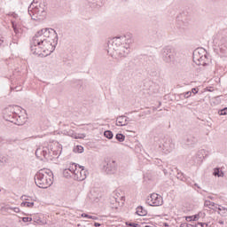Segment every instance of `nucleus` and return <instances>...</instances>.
<instances>
[{
	"label": "nucleus",
	"mask_w": 227,
	"mask_h": 227,
	"mask_svg": "<svg viewBox=\"0 0 227 227\" xmlns=\"http://www.w3.org/2000/svg\"><path fill=\"white\" fill-rule=\"evenodd\" d=\"M35 182L40 189H47L54 182V174L51 170L41 169L35 174Z\"/></svg>",
	"instance_id": "1"
},
{
	"label": "nucleus",
	"mask_w": 227,
	"mask_h": 227,
	"mask_svg": "<svg viewBox=\"0 0 227 227\" xmlns=\"http://www.w3.org/2000/svg\"><path fill=\"white\" fill-rule=\"evenodd\" d=\"M129 43H132V39L130 35H121L118 37H114L113 39L108 40V52H112V54L120 49L122 45H129Z\"/></svg>",
	"instance_id": "2"
},
{
	"label": "nucleus",
	"mask_w": 227,
	"mask_h": 227,
	"mask_svg": "<svg viewBox=\"0 0 227 227\" xmlns=\"http://www.w3.org/2000/svg\"><path fill=\"white\" fill-rule=\"evenodd\" d=\"M4 119L5 121H11V123L19 126L24 125L27 121V119L24 115H18L17 113L10 111L8 108L4 112Z\"/></svg>",
	"instance_id": "3"
},
{
	"label": "nucleus",
	"mask_w": 227,
	"mask_h": 227,
	"mask_svg": "<svg viewBox=\"0 0 227 227\" xmlns=\"http://www.w3.org/2000/svg\"><path fill=\"white\" fill-rule=\"evenodd\" d=\"M28 13L30 17H35V19H43L47 15V12H45V4H38L36 0H34L28 7Z\"/></svg>",
	"instance_id": "4"
},
{
	"label": "nucleus",
	"mask_w": 227,
	"mask_h": 227,
	"mask_svg": "<svg viewBox=\"0 0 227 227\" xmlns=\"http://www.w3.org/2000/svg\"><path fill=\"white\" fill-rule=\"evenodd\" d=\"M176 56V51L171 46H165L160 51L161 59L164 63H168V65H175V63H176V60L175 59Z\"/></svg>",
	"instance_id": "5"
},
{
	"label": "nucleus",
	"mask_w": 227,
	"mask_h": 227,
	"mask_svg": "<svg viewBox=\"0 0 227 227\" xmlns=\"http://www.w3.org/2000/svg\"><path fill=\"white\" fill-rule=\"evenodd\" d=\"M103 169L107 175H114L118 171V163L113 159H107L105 160Z\"/></svg>",
	"instance_id": "6"
},
{
	"label": "nucleus",
	"mask_w": 227,
	"mask_h": 227,
	"mask_svg": "<svg viewBox=\"0 0 227 227\" xmlns=\"http://www.w3.org/2000/svg\"><path fill=\"white\" fill-rule=\"evenodd\" d=\"M48 35L49 28H43L36 32L32 38V41H34V43H36L37 45H42V43L46 41Z\"/></svg>",
	"instance_id": "7"
},
{
	"label": "nucleus",
	"mask_w": 227,
	"mask_h": 227,
	"mask_svg": "<svg viewBox=\"0 0 227 227\" xmlns=\"http://www.w3.org/2000/svg\"><path fill=\"white\" fill-rule=\"evenodd\" d=\"M146 203L150 207H160L163 201H162V198L159 194L153 193L147 198Z\"/></svg>",
	"instance_id": "8"
},
{
	"label": "nucleus",
	"mask_w": 227,
	"mask_h": 227,
	"mask_svg": "<svg viewBox=\"0 0 227 227\" xmlns=\"http://www.w3.org/2000/svg\"><path fill=\"white\" fill-rule=\"evenodd\" d=\"M130 53V43H124L121 47H120L114 53H111V56H119V58H127Z\"/></svg>",
	"instance_id": "9"
},
{
	"label": "nucleus",
	"mask_w": 227,
	"mask_h": 227,
	"mask_svg": "<svg viewBox=\"0 0 227 227\" xmlns=\"http://www.w3.org/2000/svg\"><path fill=\"white\" fill-rule=\"evenodd\" d=\"M41 45L43 47V52H47L46 56L52 54V52H54V51L56 50V45H54L53 43L44 41L43 43H41Z\"/></svg>",
	"instance_id": "10"
},
{
	"label": "nucleus",
	"mask_w": 227,
	"mask_h": 227,
	"mask_svg": "<svg viewBox=\"0 0 227 227\" xmlns=\"http://www.w3.org/2000/svg\"><path fill=\"white\" fill-rule=\"evenodd\" d=\"M48 36H46V42L58 45V33L52 28H48Z\"/></svg>",
	"instance_id": "11"
},
{
	"label": "nucleus",
	"mask_w": 227,
	"mask_h": 227,
	"mask_svg": "<svg viewBox=\"0 0 227 227\" xmlns=\"http://www.w3.org/2000/svg\"><path fill=\"white\" fill-rule=\"evenodd\" d=\"M30 51L32 54H35V56H43L42 53V51H43V47L42 44L35 43V41H31L30 43Z\"/></svg>",
	"instance_id": "12"
},
{
	"label": "nucleus",
	"mask_w": 227,
	"mask_h": 227,
	"mask_svg": "<svg viewBox=\"0 0 227 227\" xmlns=\"http://www.w3.org/2000/svg\"><path fill=\"white\" fill-rule=\"evenodd\" d=\"M78 168L81 170L77 171L74 178H76L78 182H82V180H86V177L88 176V170L84 169V166L78 165Z\"/></svg>",
	"instance_id": "13"
},
{
	"label": "nucleus",
	"mask_w": 227,
	"mask_h": 227,
	"mask_svg": "<svg viewBox=\"0 0 227 227\" xmlns=\"http://www.w3.org/2000/svg\"><path fill=\"white\" fill-rule=\"evenodd\" d=\"M203 54H207V50L203 48H198L193 51L192 59L193 61L197 64L200 63V59H201V56Z\"/></svg>",
	"instance_id": "14"
},
{
	"label": "nucleus",
	"mask_w": 227,
	"mask_h": 227,
	"mask_svg": "<svg viewBox=\"0 0 227 227\" xmlns=\"http://www.w3.org/2000/svg\"><path fill=\"white\" fill-rule=\"evenodd\" d=\"M50 153H51V152L49 151V148H47V147L38 148L35 151V157L40 159V155H43V157L47 160V159H49V157H51Z\"/></svg>",
	"instance_id": "15"
},
{
	"label": "nucleus",
	"mask_w": 227,
	"mask_h": 227,
	"mask_svg": "<svg viewBox=\"0 0 227 227\" xmlns=\"http://www.w3.org/2000/svg\"><path fill=\"white\" fill-rule=\"evenodd\" d=\"M218 47H219L220 52H222V54H226V51H227V36L226 35H223L220 38Z\"/></svg>",
	"instance_id": "16"
},
{
	"label": "nucleus",
	"mask_w": 227,
	"mask_h": 227,
	"mask_svg": "<svg viewBox=\"0 0 227 227\" xmlns=\"http://www.w3.org/2000/svg\"><path fill=\"white\" fill-rule=\"evenodd\" d=\"M163 148L167 150V152H171L175 150V143H173V139L168 138L164 143H163Z\"/></svg>",
	"instance_id": "17"
},
{
	"label": "nucleus",
	"mask_w": 227,
	"mask_h": 227,
	"mask_svg": "<svg viewBox=\"0 0 227 227\" xmlns=\"http://www.w3.org/2000/svg\"><path fill=\"white\" fill-rule=\"evenodd\" d=\"M197 65H202V67H207V65H208V55H207V51L206 54L201 55L199 63H197Z\"/></svg>",
	"instance_id": "18"
},
{
	"label": "nucleus",
	"mask_w": 227,
	"mask_h": 227,
	"mask_svg": "<svg viewBox=\"0 0 227 227\" xmlns=\"http://www.w3.org/2000/svg\"><path fill=\"white\" fill-rule=\"evenodd\" d=\"M117 127H125L127 125V121H125V115L118 116L116 119Z\"/></svg>",
	"instance_id": "19"
},
{
	"label": "nucleus",
	"mask_w": 227,
	"mask_h": 227,
	"mask_svg": "<svg viewBox=\"0 0 227 227\" xmlns=\"http://www.w3.org/2000/svg\"><path fill=\"white\" fill-rule=\"evenodd\" d=\"M196 143H198L196 137L190 136L186 138V145L188 146H192V145H196Z\"/></svg>",
	"instance_id": "20"
},
{
	"label": "nucleus",
	"mask_w": 227,
	"mask_h": 227,
	"mask_svg": "<svg viewBox=\"0 0 227 227\" xmlns=\"http://www.w3.org/2000/svg\"><path fill=\"white\" fill-rule=\"evenodd\" d=\"M201 215H203V213H199L197 215L186 216L185 219L188 223H191V221H198L200 217H201Z\"/></svg>",
	"instance_id": "21"
},
{
	"label": "nucleus",
	"mask_w": 227,
	"mask_h": 227,
	"mask_svg": "<svg viewBox=\"0 0 227 227\" xmlns=\"http://www.w3.org/2000/svg\"><path fill=\"white\" fill-rule=\"evenodd\" d=\"M136 214L137 215H146V214H148V211L146 209H145V207H143V206H138L137 207V211Z\"/></svg>",
	"instance_id": "22"
},
{
	"label": "nucleus",
	"mask_w": 227,
	"mask_h": 227,
	"mask_svg": "<svg viewBox=\"0 0 227 227\" xmlns=\"http://www.w3.org/2000/svg\"><path fill=\"white\" fill-rule=\"evenodd\" d=\"M214 176L223 177L224 176V172L221 170V168H215L213 172Z\"/></svg>",
	"instance_id": "23"
},
{
	"label": "nucleus",
	"mask_w": 227,
	"mask_h": 227,
	"mask_svg": "<svg viewBox=\"0 0 227 227\" xmlns=\"http://www.w3.org/2000/svg\"><path fill=\"white\" fill-rule=\"evenodd\" d=\"M77 166L79 167L78 164L72 163L67 171H70V173H73V175L75 176V174L77 173Z\"/></svg>",
	"instance_id": "24"
},
{
	"label": "nucleus",
	"mask_w": 227,
	"mask_h": 227,
	"mask_svg": "<svg viewBox=\"0 0 227 227\" xmlns=\"http://www.w3.org/2000/svg\"><path fill=\"white\" fill-rule=\"evenodd\" d=\"M115 139H117L119 143H123V141H125V135L121 133H117L115 135Z\"/></svg>",
	"instance_id": "25"
},
{
	"label": "nucleus",
	"mask_w": 227,
	"mask_h": 227,
	"mask_svg": "<svg viewBox=\"0 0 227 227\" xmlns=\"http://www.w3.org/2000/svg\"><path fill=\"white\" fill-rule=\"evenodd\" d=\"M20 207H27V208H33V207H35V202L23 201L20 204Z\"/></svg>",
	"instance_id": "26"
},
{
	"label": "nucleus",
	"mask_w": 227,
	"mask_h": 227,
	"mask_svg": "<svg viewBox=\"0 0 227 227\" xmlns=\"http://www.w3.org/2000/svg\"><path fill=\"white\" fill-rule=\"evenodd\" d=\"M148 72H149L150 75H152L153 77H157V75L159 74L157 73V67H154L153 68H150L148 70Z\"/></svg>",
	"instance_id": "27"
},
{
	"label": "nucleus",
	"mask_w": 227,
	"mask_h": 227,
	"mask_svg": "<svg viewBox=\"0 0 227 227\" xmlns=\"http://www.w3.org/2000/svg\"><path fill=\"white\" fill-rule=\"evenodd\" d=\"M104 136L105 137H106V139H113V137H114V135L113 134V131L111 130H106L104 132Z\"/></svg>",
	"instance_id": "28"
},
{
	"label": "nucleus",
	"mask_w": 227,
	"mask_h": 227,
	"mask_svg": "<svg viewBox=\"0 0 227 227\" xmlns=\"http://www.w3.org/2000/svg\"><path fill=\"white\" fill-rule=\"evenodd\" d=\"M12 26L15 35H20V30L19 29V27H17V23H15V21H12Z\"/></svg>",
	"instance_id": "29"
},
{
	"label": "nucleus",
	"mask_w": 227,
	"mask_h": 227,
	"mask_svg": "<svg viewBox=\"0 0 227 227\" xmlns=\"http://www.w3.org/2000/svg\"><path fill=\"white\" fill-rule=\"evenodd\" d=\"M74 153H82V152H84V147H82V145H76L74 148Z\"/></svg>",
	"instance_id": "30"
},
{
	"label": "nucleus",
	"mask_w": 227,
	"mask_h": 227,
	"mask_svg": "<svg viewBox=\"0 0 227 227\" xmlns=\"http://www.w3.org/2000/svg\"><path fill=\"white\" fill-rule=\"evenodd\" d=\"M192 95V92L187 91V92L179 94L178 97L179 98H182V97H184V98H189V97H191Z\"/></svg>",
	"instance_id": "31"
},
{
	"label": "nucleus",
	"mask_w": 227,
	"mask_h": 227,
	"mask_svg": "<svg viewBox=\"0 0 227 227\" xmlns=\"http://www.w3.org/2000/svg\"><path fill=\"white\" fill-rule=\"evenodd\" d=\"M218 114L220 116H226L227 114V107L218 110Z\"/></svg>",
	"instance_id": "32"
},
{
	"label": "nucleus",
	"mask_w": 227,
	"mask_h": 227,
	"mask_svg": "<svg viewBox=\"0 0 227 227\" xmlns=\"http://www.w3.org/2000/svg\"><path fill=\"white\" fill-rule=\"evenodd\" d=\"M204 205H205V207H209V208H212V207H215V203H214L210 200H205Z\"/></svg>",
	"instance_id": "33"
},
{
	"label": "nucleus",
	"mask_w": 227,
	"mask_h": 227,
	"mask_svg": "<svg viewBox=\"0 0 227 227\" xmlns=\"http://www.w3.org/2000/svg\"><path fill=\"white\" fill-rule=\"evenodd\" d=\"M176 178L178 180H181L182 182H184V179L185 178V176H184V173L178 172L177 175H176Z\"/></svg>",
	"instance_id": "34"
},
{
	"label": "nucleus",
	"mask_w": 227,
	"mask_h": 227,
	"mask_svg": "<svg viewBox=\"0 0 227 227\" xmlns=\"http://www.w3.org/2000/svg\"><path fill=\"white\" fill-rule=\"evenodd\" d=\"M11 90H15V91H22V86L19 85L16 87H11Z\"/></svg>",
	"instance_id": "35"
},
{
	"label": "nucleus",
	"mask_w": 227,
	"mask_h": 227,
	"mask_svg": "<svg viewBox=\"0 0 227 227\" xmlns=\"http://www.w3.org/2000/svg\"><path fill=\"white\" fill-rule=\"evenodd\" d=\"M23 223H31L33 221V218L26 216L22 218Z\"/></svg>",
	"instance_id": "36"
},
{
	"label": "nucleus",
	"mask_w": 227,
	"mask_h": 227,
	"mask_svg": "<svg viewBox=\"0 0 227 227\" xmlns=\"http://www.w3.org/2000/svg\"><path fill=\"white\" fill-rule=\"evenodd\" d=\"M126 225L129 226V227H137V226H139V224H137V223H129V222L126 223Z\"/></svg>",
	"instance_id": "37"
},
{
	"label": "nucleus",
	"mask_w": 227,
	"mask_h": 227,
	"mask_svg": "<svg viewBox=\"0 0 227 227\" xmlns=\"http://www.w3.org/2000/svg\"><path fill=\"white\" fill-rule=\"evenodd\" d=\"M4 37L0 35V47H4Z\"/></svg>",
	"instance_id": "38"
},
{
	"label": "nucleus",
	"mask_w": 227,
	"mask_h": 227,
	"mask_svg": "<svg viewBox=\"0 0 227 227\" xmlns=\"http://www.w3.org/2000/svg\"><path fill=\"white\" fill-rule=\"evenodd\" d=\"M126 65H128V67H126V68L128 69V70H130V68H132V65H134V62H132V61H129L128 64H126Z\"/></svg>",
	"instance_id": "39"
},
{
	"label": "nucleus",
	"mask_w": 227,
	"mask_h": 227,
	"mask_svg": "<svg viewBox=\"0 0 227 227\" xmlns=\"http://www.w3.org/2000/svg\"><path fill=\"white\" fill-rule=\"evenodd\" d=\"M84 137H86V135L82 134L81 136H75L74 139H84Z\"/></svg>",
	"instance_id": "40"
},
{
	"label": "nucleus",
	"mask_w": 227,
	"mask_h": 227,
	"mask_svg": "<svg viewBox=\"0 0 227 227\" xmlns=\"http://www.w3.org/2000/svg\"><path fill=\"white\" fill-rule=\"evenodd\" d=\"M11 210H13V212H15L16 214H19V212H20V208L19 207H10Z\"/></svg>",
	"instance_id": "41"
},
{
	"label": "nucleus",
	"mask_w": 227,
	"mask_h": 227,
	"mask_svg": "<svg viewBox=\"0 0 227 227\" xmlns=\"http://www.w3.org/2000/svg\"><path fill=\"white\" fill-rule=\"evenodd\" d=\"M91 216H92V215H88V214H86V213H82V217H86V219H91Z\"/></svg>",
	"instance_id": "42"
},
{
	"label": "nucleus",
	"mask_w": 227,
	"mask_h": 227,
	"mask_svg": "<svg viewBox=\"0 0 227 227\" xmlns=\"http://www.w3.org/2000/svg\"><path fill=\"white\" fill-rule=\"evenodd\" d=\"M182 24H184V22L182 21L177 22V27H179V29H184V26H182Z\"/></svg>",
	"instance_id": "43"
},
{
	"label": "nucleus",
	"mask_w": 227,
	"mask_h": 227,
	"mask_svg": "<svg viewBox=\"0 0 227 227\" xmlns=\"http://www.w3.org/2000/svg\"><path fill=\"white\" fill-rule=\"evenodd\" d=\"M198 91H199L198 88H193V89H192L191 93H193V95H196L198 93Z\"/></svg>",
	"instance_id": "44"
},
{
	"label": "nucleus",
	"mask_w": 227,
	"mask_h": 227,
	"mask_svg": "<svg viewBox=\"0 0 227 227\" xmlns=\"http://www.w3.org/2000/svg\"><path fill=\"white\" fill-rule=\"evenodd\" d=\"M63 175L66 177L70 176V174L68 173V169H65Z\"/></svg>",
	"instance_id": "45"
},
{
	"label": "nucleus",
	"mask_w": 227,
	"mask_h": 227,
	"mask_svg": "<svg viewBox=\"0 0 227 227\" xmlns=\"http://www.w3.org/2000/svg\"><path fill=\"white\" fill-rule=\"evenodd\" d=\"M88 3H90V4H95L97 3H98V0H87Z\"/></svg>",
	"instance_id": "46"
},
{
	"label": "nucleus",
	"mask_w": 227,
	"mask_h": 227,
	"mask_svg": "<svg viewBox=\"0 0 227 227\" xmlns=\"http://www.w3.org/2000/svg\"><path fill=\"white\" fill-rule=\"evenodd\" d=\"M124 121H126V125H129V121H130V120H129V117L125 116Z\"/></svg>",
	"instance_id": "47"
},
{
	"label": "nucleus",
	"mask_w": 227,
	"mask_h": 227,
	"mask_svg": "<svg viewBox=\"0 0 227 227\" xmlns=\"http://www.w3.org/2000/svg\"><path fill=\"white\" fill-rule=\"evenodd\" d=\"M12 16L14 18V19H17V17H19V15L15 12H12Z\"/></svg>",
	"instance_id": "48"
},
{
	"label": "nucleus",
	"mask_w": 227,
	"mask_h": 227,
	"mask_svg": "<svg viewBox=\"0 0 227 227\" xmlns=\"http://www.w3.org/2000/svg\"><path fill=\"white\" fill-rule=\"evenodd\" d=\"M90 219H92L93 221H97L98 219V217L92 215V216H90Z\"/></svg>",
	"instance_id": "49"
},
{
	"label": "nucleus",
	"mask_w": 227,
	"mask_h": 227,
	"mask_svg": "<svg viewBox=\"0 0 227 227\" xmlns=\"http://www.w3.org/2000/svg\"><path fill=\"white\" fill-rule=\"evenodd\" d=\"M207 127H212V122H210L209 121H207Z\"/></svg>",
	"instance_id": "50"
},
{
	"label": "nucleus",
	"mask_w": 227,
	"mask_h": 227,
	"mask_svg": "<svg viewBox=\"0 0 227 227\" xmlns=\"http://www.w3.org/2000/svg\"><path fill=\"white\" fill-rule=\"evenodd\" d=\"M94 226H95V227H100V226H101V224H100V223H94Z\"/></svg>",
	"instance_id": "51"
},
{
	"label": "nucleus",
	"mask_w": 227,
	"mask_h": 227,
	"mask_svg": "<svg viewBox=\"0 0 227 227\" xmlns=\"http://www.w3.org/2000/svg\"><path fill=\"white\" fill-rule=\"evenodd\" d=\"M145 227H155L154 223H151L150 225H146Z\"/></svg>",
	"instance_id": "52"
},
{
	"label": "nucleus",
	"mask_w": 227,
	"mask_h": 227,
	"mask_svg": "<svg viewBox=\"0 0 227 227\" xmlns=\"http://www.w3.org/2000/svg\"><path fill=\"white\" fill-rule=\"evenodd\" d=\"M214 207L216 208L217 210H219V205L215 204V205L214 206Z\"/></svg>",
	"instance_id": "53"
},
{
	"label": "nucleus",
	"mask_w": 227,
	"mask_h": 227,
	"mask_svg": "<svg viewBox=\"0 0 227 227\" xmlns=\"http://www.w3.org/2000/svg\"><path fill=\"white\" fill-rule=\"evenodd\" d=\"M224 209V207H221V206H218V210L221 212V210Z\"/></svg>",
	"instance_id": "54"
},
{
	"label": "nucleus",
	"mask_w": 227,
	"mask_h": 227,
	"mask_svg": "<svg viewBox=\"0 0 227 227\" xmlns=\"http://www.w3.org/2000/svg\"><path fill=\"white\" fill-rule=\"evenodd\" d=\"M186 226L198 227V225H196V224L192 225V224H187V223H186Z\"/></svg>",
	"instance_id": "55"
},
{
	"label": "nucleus",
	"mask_w": 227,
	"mask_h": 227,
	"mask_svg": "<svg viewBox=\"0 0 227 227\" xmlns=\"http://www.w3.org/2000/svg\"><path fill=\"white\" fill-rule=\"evenodd\" d=\"M163 226L168 227V226H169V224H168V223H163Z\"/></svg>",
	"instance_id": "56"
},
{
	"label": "nucleus",
	"mask_w": 227,
	"mask_h": 227,
	"mask_svg": "<svg viewBox=\"0 0 227 227\" xmlns=\"http://www.w3.org/2000/svg\"><path fill=\"white\" fill-rule=\"evenodd\" d=\"M194 185H195V187H198V189H201V188L200 187V185H198V184H195Z\"/></svg>",
	"instance_id": "57"
},
{
	"label": "nucleus",
	"mask_w": 227,
	"mask_h": 227,
	"mask_svg": "<svg viewBox=\"0 0 227 227\" xmlns=\"http://www.w3.org/2000/svg\"><path fill=\"white\" fill-rule=\"evenodd\" d=\"M24 198H26V195H23V196L21 197V200H24Z\"/></svg>",
	"instance_id": "58"
},
{
	"label": "nucleus",
	"mask_w": 227,
	"mask_h": 227,
	"mask_svg": "<svg viewBox=\"0 0 227 227\" xmlns=\"http://www.w3.org/2000/svg\"><path fill=\"white\" fill-rule=\"evenodd\" d=\"M220 224H224V222H220Z\"/></svg>",
	"instance_id": "59"
},
{
	"label": "nucleus",
	"mask_w": 227,
	"mask_h": 227,
	"mask_svg": "<svg viewBox=\"0 0 227 227\" xmlns=\"http://www.w3.org/2000/svg\"><path fill=\"white\" fill-rule=\"evenodd\" d=\"M182 99H184V96H182V98H181V100H182Z\"/></svg>",
	"instance_id": "60"
}]
</instances>
